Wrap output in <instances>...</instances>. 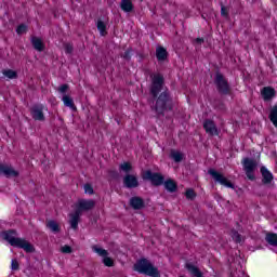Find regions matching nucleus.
I'll return each instance as SVG.
<instances>
[{"label": "nucleus", "mask_w": 277, "mask_h": 277, "mask_svg": "<svg viewBox=\"0 0 277 277\" xmlns=\"http://www.w3.org/2000/svg\"><path fill=\"white\" fill-rule=\"evenodd\" d=\"M149 94L151 98L148 100V104L150 110L156 114V118H163L166 111L174 109V101L172 95H170V91L166 88L163 75L157 74L151 77Z\"/></svg>", "instance_id": "nucleus-1"}, {"label": "nucleus", "mask_w": 277, "mask_h": 277, "mask_svg": "<svg viewBox=\"0 0 277 277\" xmlns=\"http://www.w3.org/2000/svg\"><path fill=\"white\" fill-rule=\"evenodd\" d=\"M1 237L2 239H4V241H8V243H10V246H12L13 248H21L22 250H25V252L28 253L36 252V248H34V245H31L29 241L23 238L16 237L15 229L2 232Z\"/></svg>", "instance_id": "nucleus-2"}, {"label": "nucleus", "mask_w": 277, "mask_h": 277, "mask_svg": "<svg viewBox=\"0 0 277 277\" xmlns=\"http://www.w3.org/2000/svg\"><path fill=\"white\" fill-rule=\"evenodd\" d=\"M133 269L138 274H144V276L161 277V273L159 272V268L153 265L148 261V259H145V258L137 260L136 263L133 265Z\"/></svg>", "instance_id": "nucleus-3"}, {"label": "nucleus", "mask_w": 277, "mask_h": 277, "mask_svg": "<svg viewBox=\"0 0 277 277\" xmlns=\"http://www.w3.org/2000/svg\"><path fill=\"white\" fill-rule=\"evenodd\" d=\"M214 85L216 87L219 94H223L224 96L230 94V84L220 71H216L215 74Z\"/></svg>", "instance_id": "nucleus-4"}, {"label": "nucleus", "mask_w": 277, "mask_h": 277, "mask_svg": "<svg viewBox=\"0 0 277 277\" xmlns=\"http://www.w3.org/2000/svg\"><path fill=\"white\" fill-rule=\"evenodd\" d=\"M242 167L247 175V179H249V181H255L256 176L254 175V170H256V168L259 167V162L256 161V159L243 158Z\"/></svg>", "instance_id": "nucleus-5"}, {"label": "nucleus", "mask_w": 277, "mask_h": 277, "mask_svg": "<svg viewBox=\"0 0 277 277\" xmlns=\"http://www.w3.org/2000/svg\"><path fill=\"white\" fill-rule=\"evenodd\" d=\"M143 181H149L154 187H161L166 177L161 173L153 172L150 170L145 171L142 174Z\"/></svg>", "instance_id": "nucleus-6"}, {"label": "nucleus", "mask_w": 277, "mask_h": 277, "mask_svg": "<svg viewBox=\"0 0 277 277\" xmlns=\"http://www.w3.org/2000/svg\"><path fill=\"white\" fill-rule=\"evenodd\" d=\"M208 174L212 176L213 181L215 183H220V185H223V187H228L229 189H235V184L230 182L224 174L217 172L215 169H209Z\"/></svg>", "instance_id": "nucleus-7"}, {"label": "nucleus", "mask_w": 277, "mask_h": 277, "mask_svg": "<svg viewBox=\"0 0 277 277\" xmlns=\"http://www.w3.org/2000/svg\"><path fill=\"white\" fill-rule=\"evenodd\" d=\"M96 207V201L93 199H79L76 206V211L82 213V211H92Z\"/></svg>", "instance_id": "nucleus-8"}, {"label": "nucleus", "mask_w": 277, "mask_h": 277, "mask_svg": "<svg viewBox=\"0 0 277 277\" xmlns=\"http://www.w3.org/2000/svg\"><path fill=\"white\" fill-rule=\"evenodd\" d=\"M30 115L32 120L39 122H44L47 118L44 117V106L42 104H36L30 108Z\"/></svg>", "instance_id": "nucleus-9"}, {"label": "nucleus", "mask_w": 277, "mask_h": 277, "mask_svg": "<svg viewBox=\"0 0 277 277\" xmlns=\"http://www.w3.org/2000/svg\"><path fill=\"white\" fill-rule=\"evenodd\" d=\"M123 187H127V189H135L140 187V180H137L136 175L126 174L123 176Z\"/></svg>", "instance_id": "nucleus-10"}, {"label": "nucleus", "mask_w": 277, "mask_h": 277, "mask_svg": "<svg viewBox=\"0 0 277 277\" xmlns=\"http://www.w3.org/2000/svg\"><path fill=\"white\" fill-rule=\"evenodd\" d=\"M203 129L208 135H220V130H217V126H215V122L211 119H206L203 121Z\"/></svg>", "instance_id": "nucleus-11"}, {"label": "nucleus", "mask_w": 277, "mask_h": 277, "mask_svg": "<svg viewBox=\"0 0 277 277\" xmlns=\"http://www.w3.org/2000/svg\"><path fill=\"white\" fill-rule=\"evenodd\" d=\"M0 172L6 176V179H16L18 177V171L14 170V168L10 166H2L0 163Z\"/></svg>", "instance_id": "nucleus-12"}, {"label": "nucleus", "mask_w": 277, "mask_h": 277, "mask_svg": "<svg viewBox=\"0 0 277 277\" xmlns=\"http://www.w3.org/2000/svg\"><path fill=\"white\" fill-rule=\"evenodd\" d=\"M130 207L134 209V211H140L144 209L146 205L144 203V199L142 197L135 196L130 199Z\"/></svg>", "instance_id": "nucleus-13"}, {"label": "nucleus", "mask_w": 277, "mask_h": 277, "mask_svg": "<svg viewBox=\"0 0 277 277\" xmlns=\"http://www.w3.org/2000/svg\"><path fill=\"white\" fill-rule=\"evenodd\" d=\"M260 172L262 174V183L263 185H269L272 181H274V174L267 170L265 167H261Z\"/></svg>", "instance_id": "nucleus-14"}, {"label": "nucleus", "mask_w": 277, "mask_h": 277, "mask_svg": "<svg viewBox=\"0 0 277 277\" xmlns=\"http://www.w3.org/2000/svg\"><path fill=\"white\" fill-rule=\"evenodd\" d=\"M162 185L164 186V189L169 192V194H174L179 192V184H176L175 181L172 179L164 181Z\"/></svg>", "instance_id": "nucleus-15"}, {"label": "nucleus", "mask_w": 277, "mask_h": 277, "mask_svg": "<svg viewBox=\"0 0 277 277\" xmlns=\"http://www.w3.org/2000/svg\"><path fill=\"white\" fill-rule=\"evenodd\" d=\"M264 101H272L276 96V90L272 87H264L261 91Z\"/></svg>", "instance_id": "nucleus-16"}, {"label": "nucleus", "mask_w": 277, "mask_h": 277, "mask_svg": "<svg viewBox=\"0 0 277 277\" xmlns=\"http://www.w3.org/2000/svg\"><path fill=\"white\" fill-rule=\"evenodd\" d=\"M69 224H70V227L74 229V230H77V228H79V220L81 217V213L77 212V210L72 213V214H69Z\"/></svg>", "instance_id": "nucleus-17"}, {"label": "nucleus", "mask_w": 277, "mask_h": 277, "mask_svg": "<svg viewBox=\"0 0 277 277\" xmlns=\"http://www.w3.org/2000/svg\"><path fill=\"white\" fill-rule=\"evenodd\" d=\"M156 57L158 62H166L168 60V50L166 48L159 45L156 48Z\"/></svg>", "instance_id": "nucleus-18"}, {"label": "nucleus", "mask_w": 277, "mask_h": 277, "mask_svg": "<svg viewBox=\"0 0 277 277\" xmlns=\"http://www.w3.org/2000/svg\"><path fill=\"white\" fill-rule=\"evenodd\" d=\"M186 269L189 272L192 277H205L202 275L200 268H198V266H196L194 264H186Z\"/></svg>", "instance_id": "nucleus-19"}, {"label": "nucleus", "mask_w": 277, "mask_h": 277, "mask_svg": "<svg viewBox=\"0 0 277 277\" xmlns=\"http://www.w3.org/2000/svg\"><path fill=\"white\" fill-rule=\"evenodd\" d=\"M47 228H49L52 233H60L62 228L60 227V223H57L55 220H48L45 222Z\"/></svg>", "instance_id": "nucleus-20"}, {"label": "nucleus", "mask_w": 277, "mask_h": 277, "mask_svg": "<svg viewBox=\"0 0 277 277\" xmlns=\"http://www.w3.org/2000/svg\"><path fill=\"white\" fill-rule=\"evenodd\" d=\"M62 101L65 107H69V109H72V111H77V106H75V102L72 101V97H70V95H64Z\"/></svg>", "instance_id": "nucleus-21"}, {"label": "nucleus", "mask_w": 277, "mask_h": 277, "mask_svg": "<svg viewBox=\"0 0 277 277\" xmlns=\"http://www.w3.org/2000/svg\"><path fill=\"white\" fill-rule=\"evenodd\" d=\"M133 2L131 0H121L120 2V9L123 11V12H133Z\"/></svg>", "instance_id": "nucleus-22"}, {"label": "nucleus", "mask_w": 277, "mask_h": 277, "mask_svg": "<svg viewBox=\"0 0 277 277\" xmlns=\"http://www.w3.org/2000/svg\"><path fill=\"white\" fill-rule=\"evenodd\" d=\"M31 44L36 51H44V43L42 42V39L34 37L31 39Z\"/></svg>", "instance_id": "nucleus-23"}, {"label": "nucleus", "mask_w": 277, "mask_h": 277, "mask_svg": "<svg viewBox=\"0 0 277 277\" xmlns=\"http://www.w3.org/2000/svg\"><path fill=\"white\" fill-rule=\"evenodd\" d=\"M97 30L100 31L101 36H107V24L102 19H98L96 23Z\"/></svg>", "instance_id": "nucleus-24"}, {"label": "nucleus", "mask_w": 277, "mask_h": 277, "mask_svg": "<svg viewBox=\"0 0 277 277\" xmlns=\"http://www.w3.org/2000/svg\"><path fill=\"white\" fill-rule=\"evenodd\" d=\"M265 241H267L269 246L277 247V234H274V233L266 234Z\"/></svg>", "instance_id": "nucleus-25"}, {"label": "nucleus", "mask_w": 277, "mask_h": 277, "mask_svg": "<svg viewBox=\"0 0 277 277\" xmlns=\"http://www.w3.org/2000/svg\"><path fill=\"white\" fill-rule=\"evenodd\" d=\"M271 122L277 128V105L273 106L268 116Z\"/></svg>", "instance_id": "nucleus-26"}, {"label": "nucleus", "mask_w": 277, "mask_h": 277, "mask_svg": "<svg viewBox=\"0 0 277 277\" xmlns=\"http://www.w3.org/2000/svg\"><path fill=\"white\" fill-rule=\"evenodd\" d=\"M2 75L8 79H18V74L12 69H3Z\"/></svg>", "instance_id": "nucleus-27"}, {"label": "nucleus", "mask_w": 277, "mask_h": 277, "mask_svg": "<svg viewBox=\"0 0 277 277\" xmlns=\"http://www.w3.org/2000/svg\"><path fill=\"white\" fill-rule=\"evenodd\" d=\"M171 159H173L175 163H181V161H183V154H181V151L171 150Z\"/></svg>", "instance_id": "nucleus-28"}, {"label": "nucleus", "mask_w": 277, "mask_h": 277, "mask_svg": "<svg viewBox=\"0 0 277 277\" xmlns=\"http://www.w3.org/2000/svg\"><path fill=\"white\" fill-rule=\"evenodd\" d=\"M119 170H121L126 174H129V172L133 170V166H131V162H123L119 166Z\"/></svg>", "instance_id": "nucleus-29"}, {"label": "nucleus", "mask_w": 277, "mask_h": 277, "mask_svg": "<svg viewBox=\"0 0 277 277\" xmlns=\"http://www.w3.org/2000/svg\"><path fill=\"white\" fill-rule=\"evenodd\" d=\"M92 250L96 252V254H98V256H108L109 252H107V250L97 247V246H93Z\"/></svg>", "instance_id": "nucleus-30"}, {"label": "nucleus", "mask_w": 277, "mask_h": 277, "mask_svg": "<svg viewBox=\"0 0 277 277\" xmlns=\"http://www.w3.org/2000/svg\"><path fill=\"white\" fill-rule=\"evenodd\" d=\"M232 239L236 243H241V234H239V232H237L236 229H232Z\"/></svg>", "instance_id": "nucleus-31"}, {"label": "nucleus", "mask_w": 277, "mask_h": 277, "mask_svg": "<svg viewBox=\"0 0 277 277\" xmlns=\"http://www.w3.org/2000/svg\"><path fill=\"white\" fill-rule=\"evenodd\" d=\"M16 34L18 36H23V34H27V25L21 24L19 26H17Z\"/></svg>", "instance_id": "nucleus-32"}, {"label": "nucleus", "mask_w": 277, "mask_h": 277, "mask_svg": "<svg viewBox=\"0 0 277 277\" xmlns=\"http://www.w3.org/2000/svg\"><path fill=\"white\" fill-rule=\"evenodd\" d=\"M131 53H133V49L129 48L122 55L123 60L127 62H131Z\"/></svg>", "instance_id": "nucleus-33"}, {"label": "nucleus", "mask_w": 277, "mask_h": 277, "mask_svg": "<svg viewBox=\"0 0 277 277\" xmlns=\"http://www.w3.org/2000/svg\"><path fill=\"white\" fill-rule=\"evenodd\" d=\"M185 196L188 200H194V198H196V192H194V189L189 188L186 190Z\"/></svg>", "instance_id": "nucleus-34"}, {"label": "nucleus", "mask_w": 277, "mask_h": 277, "mask_svg": "<svg viewBox=\"0 0 277 277\" xmlns=\"http://www.w3.org/2000/svg\"><path fill=\"white\" fill-rule=\"evenodd\" d=\"M84 193L89 194L90 196L94 194V187H92V184H84Z\"/></svg>", "instance_id": "nucleus-35"}, {"label": "nucleus", "mask_w": 277, "mask_h": 277, "mask_svg": "<svg viewBox=\"0 0 277 277\" xmlns=\"http://www.w3.org/2000/svg\"><path fill=\"white\" fill-rule=\"evenodd\" d=\"M103 263L106 265V267H114V260L107 255L104 256Z\"/></svg>", "instance_id": "nucleus-36"}, {"label": "nucleus", "mask_w": 277, "mask_h": 277, "mask_svg": "<svg viewBox=\"0 0 277 277\" xmlns=\"http://www.w3.org/2000/svg\"><path fill=\"white\" fill-rule=\"evenodd\" d=\"M61 252H63V254H70L72 252V247L65 245L61 248Z\"/></svg>", "instance_id": "nucleus-37"}, {"label": "nucleus", "mask_w": 277, "mask_h": 277, "mask_svg": "<svg viewBox=\"0 0 277 277\" xmlns=\"http://www.w3.org/2000/svg\"><path fill=\"white\" fill-rule=\"evenodd\" d=\"M221 16L224 18H228V8L224 6L223 4L221 5Z\"/></svg>", "instance_id": "nucleus-38"}, {"label": "nucleus", "mask_w": 277, "mask_h": 277, "mask_svg": "<svg viewBox=\"0 0 277 277\" xmlns=\"http://www.w3.org/2000/svg\"><path fill=\"white\" fill-rule=\"evenodd\" d=\"M64 50H65V53L70 54L74 51V47H72L71 43H65L64 44Z\"/></svg>", "instance_id": "nucleus-39"}, {"label": "nucleus", "mask_w": 277, "mask_h": 277, "mask_svg": "<svg viewBox=\"0 0 277 277\" xmlns=\"http://www.w3.org/2000/svg\"><path fill=\"white\" fill-rule=\"evenodd\" d=\"M68 84H62L60 88H58V92L61 93V94H66V92H68Z\"/></svg>", "instance_id": "nucleus-40"}, {"label": "nucleus", "mask_w": 277, "mask_h": 277, "mask_svg": "<svg viewBox=\"0 0 277 277\" xmlns=\"http://www.w3.org/2000/svg\"><path fill=\"white\" fill-rule=\"evenodd\" d=\"M18 261H16V260H12V263H11V269H13V271H16V269H18Z\"/></svg>", "instance_id": "nucleus-41"}, {"label": "nucleus", "mask_w": 277, "mask_h": 277, "mask_svg": "<svg viewBox=\"0 0 277 277\" xmlns=\"http://www.w3.org/2000/svg\"><path fill=\"white\" fill-rule=\"evenodd\" d=\"M195 42H197V44H201L202 42H205V38H197L195 39Z\"/></svg>", "instance_id": "nucleus-42"}, {"label": "nucleus", "mask_w": 277, "mask_h": 277, "mask_svg": "<svg viewBox=\"0 0 277 277\" xmlns=\"http://www.w3.org/2000/svg\"><path fill=\"white\" fill-rule=\"evenodd\" d=\"M110 174H111V176H115V179H117V176H118V171H111Z\"/></svg>", "instance_id": "nucleus-43"}]
</instances>
